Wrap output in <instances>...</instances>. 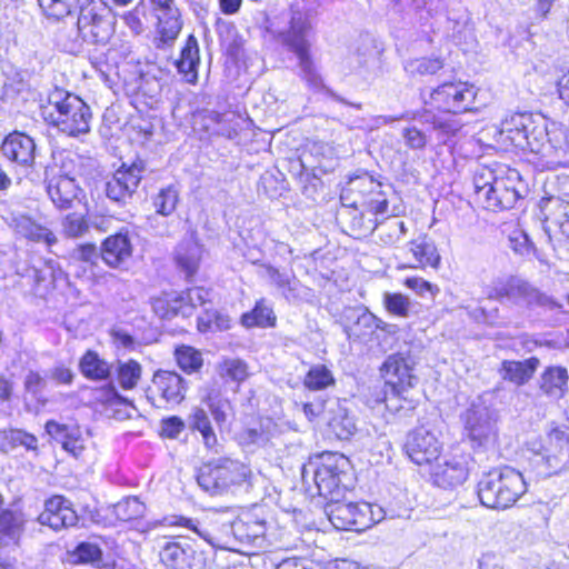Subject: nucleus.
Wrapping results in <instances>:
<instances>
[{"label":"nucleus","mask_w":569,"mask_h":569,"mask_svg":"<svg viewBox=\"0 0 569 569\" xmlns=\"http://www.w3.org/2000/svg\"><path fill=\"white\" fill-rule=\"evenodd\" d=\"M287 24L277 32V40L298 59L302 78L312 87L321 84L310 54L313 26L310 9L302 3H292L286 13Z\"/></svg>","instance_id":"obj_1"},{"label":"nucleus","mask_w":569,"mask_h":569,"mask_svg":"<svg viewBox=\"0 0 569 569\" xmlns=\"http://www.w3.org/2000/svg\"><path fill=\"white\" fill-rule=\"evenodd\" d=\"M527 491L521 472L512 467H502L485 473L478 482L480 502L492 509H507Z\"/></svg>","instance_id":"obj_2"},{"label":"nucleus","mask_w":569,"mask_h":569,"mask_svg":"<svg viewBox=\"0 0 569 569\" xmlns=\"http://www.w3.org/2000/svg\"><path fill=\"white\" fill-rule=\"evenodd\" d=\"M529 465L538 477H551L569 469V431L551 429L545 438L528 448Z\"/></svg>","instance_id":"obj_3"},{"label":"nucleus","mask_w":569,"mask_h":569,"mask_svg":"<svg viewBox=\"0 0 569 569\" xmlns=\"http://www.w3.org/2000/svg\"><path fill=\"white\" fill-rule=\"evenodd\" d=\"M48 119L61 132L77 137L89 132L90 107L78 96L56 88L48 97Z\"/></svg>","instance_id":"obj_4"},{"label":"nucleus","mask_w":569,"mask_h":569,"mask_svg":"<svg viewBox=\"0 0 569 569\" xmlns=\"http://www.w3.org/2000/svg\"><path fill=\"white\" fill-rule=\"evenodd\" d=\"M251 477V469L239 460L218 458L199 468L197 482L210 496H221L233 488L249 485Z\"/></svg>","instance_id":"obj_5"},{"label":"nucleus","mask_w":569,"mask_h":569,"mask_svg":"<svg viewBox=\"0 0 569 569\" xmlns=\"http://www.w3.org/2000/svg\"><path fill=\"white\" fill-rule=\"evenodd\" d=\"M413 120L417 123L401 130L405 146L413 151L423 150L433 139V134L439 142H445L448 137L453 136L460 129V123L455 118L437 116L426 109L416 113Z\"/></svg>","instance_id":"obj_6"},{"label":"nucleus","mask_w":569,"mask_h":569,"mask_svg":"<svg viewBox=\"0 0 569 569\" xmlns=\"http://www.w3.org/2000/svg\"><path fill=\"white\" fill-rule=\"evenodd\" d=\"M77 26L83 41L107 44L114 32V18L103 0H89L80 8Z\"/></svg>","instance_id":"obj_7"},{"label":"nucleus","mask_w":569,"mask_h":569,"mask_svg":"<svg viewBox=\"0 0 569 569\" xmlns=\"http://www.w3.org/2000/svg\"><path fill=\"white\" fill-rule=\"evenodd\" d=\"M465 432L473 447L485 450L493 448L498 440L497 417L482 402H472L462 413Z\"/></svg>","instance_id":"obj_8"},{"label":"nucleus","mask_w":569,"mask_h":569,"mask_svg":"<svg viewBox=\"0 0 569 569\" xmlns=\"http://www.w3.org/2000/svg\"><path fill=\"white\" fill-rule=\"evenodd\" d=\"M527 191L516 169L501 168L500 177L481 194L480 204L490 211L508 210L515 207Z\"/></svg>","instance_id":"obj_9"},{"label":"nucleus","mask_w":569,"mask_h":569,"mask_svg":"<svg viewBox=\"0 0 569 569\" xmlns=\"http://www.w3.org/2000/svg\"><path fill=\"white\" fill-rule=\"evenodd\" d=\"M349 465L348 458L343 455L328 453L322 457L321 463L313 475V480L320 496L329 501L342 497L348 488Z\"/></svg>","instance_id":"obj_10"},{"label":"nucleus","mask_w":569,"mask_h":569,"mask_svg":"<svg viewBox=\"0 0 569 569\" xmlns=\"http://www.w3.org/2000/svg\"><path fill=\"white\" fill-rule=\"evenodd\" d=\"M343 332L350 342L367 343L377 330L388 335L398 331L397 325L387 323L367 308H347L341 317Z\"/></svg>","instance_id":"obj_11"},{"label":"nucleus","mask_w":569,"mask_h":569,"mask_svg":"<svg viewBox=\"0 0 569 569\" xmlns=\"http://www.w3.org/2000/svg\"><path fill=\"white\" fill-rule=\"evenodd\" d=\"M476 90L472 84L463 81L445 82L433 89L429 96V102L435 108L443 111L441 116L450 117V113H460L471 110ZM451 118H453L451 116Z\"/></svg>","instance_id":"obj_12"},{"label":"nucleus","mask_w":569,"mask_h":569,"mask_svg":"<svg viewBox=\"0 0 569 569\" xmlns=\"http://www.w3.org/2000/svg\"><path fill=\"white\" fill-rule=\"evenodd\" d=\"M330 522L338 530L363 531L372 526L370 503L340 501L339 498L328 501L325 509Z\"/></svg>","instance_id":"obj_13"},{"label":"nucleus","mask_w":569,"mask_h":569,"mask_svg":"<svg viewBox=\"0 0 569 569\" xmlns=\"http://www.w3.org/2000/svg\"><path fill=\"white\" fill-rule=\"evenodd\" d=\"M512 122L515 123V130L511 128L505 129V131L513 133L510 139L517 146L528 147L531 152L541 154L548 167L550 157L556 156L555 151L559 147L550 144L546 127L535 126L531 121V117L528 114H519L517 118L512 119Z\"/></svg>","instance_id":"obj_14"},{"label":"nucleus","mask_w":569,"mask_h":569,"mask_svg":"<svg viewBox=\"0 0 569 569\" xmlns=\"http://www.w3.org/2000/svg\"><path fill=\"white\" fill-rule=\"evenodd\" d=\"M416 361L409 352H396L389 355L381 365L380 371L386 381V387L393 396L405 393L418 382L413 373Z\"/></svg>","instance_id":"obj_15"},{"label":"nucleus","mask_w":569,"mask_h":569,"mask_svg":"<svg viewBox=\"0 0 569 569\" xmlns=\"http://www.w3.org/2000/svg\"><path fill=\"white\" fill-rule=\"evenodd\" d=\"M219 523L224 538H233L241 545L263 547L267 521L254 511L242 512L234 520H221Z\"/></svg>","instance_id":"obj_16"},{"label":"nucleus","mask_w":569,"mask_h":569,"mask_svg":"<svg viewBox=\"0 0 569 569\" xmlns=\"http://www.w3.org/2000/svg\"><path fill=\"white\" fill-rule=\"evenodd\" d=\"M144 171L146 163L140 159L130 166L123 163L104 184L107 198L116 203L126 204L136 192Z\"/></svg>","instance_id":"obj_17"},{"label":"nucleus","mask_w":569,"mask_h":569,"mask_svg":"<svg viewBox=\"0 0 569 569\" xmlns=\"http://www.w3.org/2000/svg\"><path fill=\"white\" fill-rule=\"evenodd\" d=\"M187 382L174 371L158 370L152 378V385L147 397L154 407L179 405L186 398Z\"/></svg>","instance_id":"obj_18"},{"label":"nucleus","mask_w":569,"mask_h":569,"mask_svg":"<svg viewBox=\"0 0 569 569\" xmlns=\"http://www.w3.org/2000/svg\"><path fill=\"white\" fill-rule=\"evenodd\" d=\"M490 299L506 300L518 306L541 305L542 295L527 281L518 278L498 279L488 292Z\"/></svg>","instance_id":"obj_19"},{"label":"nucleus","mask_w":569,"mask_h":569,"mask_svg":"<svg viewBox=\"0 0 569 569\" xmlns=\"http://www.w3.org/2000/svg\"><path fill=\"white\" fill-rule=\"evenodd\" d=\"M405 448L416 465L432 466L441 457L442 443L433 432L419 427L408 435Z\"/></svg>","instance_id":"obj_20"},{"label":"nucleus","mask_w":569,"mask_h":569,"mask_svg":"<svg viewBox=\"0 0 569 569\" xmlns=\"http://www.w3.org/2000/svg\"><path fill=\"white\" fill-rule=\"evenodd\" d=\"M469 470L463 456L445 455L430 466V477L437 487L453 489L468 478Z\"/></svg>","instance_id":"obj_21"},{"label":"nucleus","mask_w":569,"mask_h":569,"mask_svg":"<svg viewBox=\"0 0 569 569\" xmlns=\"http://www.w3.org/2000/svg\"><path fill=\"white\" fill-rule=\"evenodd\" d=\"M6 223L13 232L26 240L44 243L48 248L57 243L54 233L43 223L22 212H10Z\"/></svg>","instance_id":"obj_22"},{"label":"nucleus","mask_w":569,"mask_h":569,"mask_svg":"<svg viewBox=\"0 0 569 569\" xmlns=\"http://www.w3.org/2000/svg\"><path fill=\"white\" fill-rule=\"evenodd\" d=\"M38 521L54 531L77 526L79 517L71 501L62 496H53L44 503V510L39 515Z\"/></svg>","instance_id":"obj_23"},{"label":"nucleus","mask_w":569,"mask_h":569,"mask_svg":"<svg viewBox=\"0 0 569 569\" xmlns=\"http://www.w3.org/2000/svg\"><path fill=\"white\" fill-rule=\"evenodd\" d=\"M1 153L9 161L23 168H30L36 159L34 140L20 131L9 133L0 147Z\"/></svg>","instance_id":"obj_24"},{"label":"nucleus","mask_w":569,"mask_h":569,"mask_svg":"<svg viewBox=\"0 0 569 569\" xmlns=\"http://www.w3.org/2000/svg\"><path fill=\"white\" fill-rule=\"evenodd\" d=\"M133 246L129 231L121 229L119 232L106 238L100 248L103 262L111 268H122L132 257Z\"/></svg>","instance_id":"obj_25"},{"label":"nucleus","mask_w":569,"mask_h":569,"mask_svg":"<svg viewBox=\"0 0 569 569\" xmlns=\"http://www.w3.org/2000/svg\"><path fill=\"white\" fill-rule=\"evenodd\" d=\"M377 188L378 180L368 172H360L348 179L341 190L340 200L346 207L359 209Z\"/></svg>","instance_id":"obj_26"},{"label":"nucleus","mask_w":569,"mask_h":569,"mask_svg":"<svg viewBox=\"0 0 569 569\" xmlns=\"http://www.w3.org/2000/svg\"><path fill=\"white\" fill-rule=\"evenodd\" d=\"M46 431L56 442L61 445L63 450L76 458L84 450V438L80 427L76 423L66 425L49 420L46 423Z\"/></svg>","instance_id":"obj_27"},{"label":"nucleus","mask_w":569,"mask_h":569,"mask_svg":"<svg viewBox=\"0 0 569 569\" xmlns=\"http://www.w3.org/2000/svg\"><path fill=\"white\" fill-rule=\"evenodd\" d=\"M80 188L74 178L68 174H54L47 180V192L56 208L71 209L78 199Z\"/></svg>","instance_id":"obj_28"},{"label":"nucleus","mask_w":569,"mask_h":569,"mask_svg":"<svg viewBox=\"0 0 569 569\" xmlns=\"http://www.w3.org/2000/svg\"><path fill=\"white\" fill-rule=\"evenodd\" d=\"M270 283L277 288L289 302L302 299L306 288L301 284L293 271L280 270L271 264L264 267Z\"/></svg>","instance_id":"obj_29"},{"label":"nucleus","mask_w":569,"mask_h":569,"mask_svg":"<svg viewBox=\"0 0 569 569\" xmlns=\"http://www.w3.org/2000/svg\"><path fill=\"white\" fill-rule=\"evenodd\" d=\"M196 551L191 545L181 541L166 542L159 552L166 569H191Z\"/></svg>","instance_id":"obj_30"},{"label":"nucleus","mask_w":569,"mask_h":569,"mask_svg":"<svg viewBox=\"0 0 569 569\" xmlns=\"http://www.w3.org/2000/svg\"><path fill=\"white\" fill-rule=\"evenodd\" d=\"M331 431L337 438L348 439L356 431V423L348 410L338 402H332L329 408L322 412Z\"/></svg>","instance_id":"obj_31"},{"label":"nucleus","mask_w":569,"mask_h":569,"mask_svg":"<svg viewBox=\"0 0 569 569\" xmlns=\"http://www.w3.org/2000/svg\"><path fill=\"white\" fill-rule=\"evenodd\" d=\"M182 298L183 295L176 292L153 298L151 301L152 310L162 319H170L176 316L190 317V306L184 305Z\"/></svg>","instance_id":"obj_32"},{"label":"nucleus","mask_w":569,"mask_h":569,"mask_svg":"<svg viewBox=\"0 0 569 569\" xmlns=\"http://www.w3.org/2000/svg\"><path fill=\"white\" fill-rule=\"evenodd\" d=\"M409 249L413 254L417 267H431L433 269L439 267L440 254L435 242L427 234H421L411 240Z\"/></svg>","instance_id":"obj_33"},{"label":"nucleus","mask_w":569,"mask_h":569,"mask_svg":"<svg viewBox=\"0 0 569 569\" xmlns=\"http://www.w3.org/2000/svg\"><path fill=\"white\" fill-rule=\"evenodd\" d=\"M201 252L200 244L192 239H186L177 247L176 262L187 277H191L197 272Z\"/></svg>","instance_id":"obj_34"},{"label":"nucleus","mask_w":569,"mask_h":569,"mask_svg":"<svg viewBox=\"0 0 569 569\" xmlns=\"http://www.w3.org/2000/svg\"><path fill=\"white\" fill-rule=\"evenodd\" d=\"M276 323L273 308L264 298L258 300L252 310L241 316V325L246 328H273Z\"/></svg>","instance_id":"obj_35"},{"label":"nucleus","mask_w":569,"mask_h":569,"mask_svg":"<svg viewBox=\"0 0 569 569\" xmlns=\"http://www.w3.org/2000/svg\"><path fill=\"white\" fill-rule=\"evenodd\" d=\"M568 379L566 368L560 366L548 367L541 376L540 389L547 396L559 399L566 392Z\"/></svg>","instance_id":"obj_36"},{"label":"nucleus","mask_w":569,"mask_h":569,"mask_svg":"<svg viewBox=\"0 0 569 569\" xmlns=\"http://www.w3.org/2000/svg\"><path fill=\"white\" fill-rule=\"evenodd\" d=\"M538 365L539 360L536 357H531L525 361L505 360L501 368L502 378L521 386L530 380Z\"/></svg>","instance_id":"obj_37"},{"label":"nucleus","mask_w":569,"mask_h":569,"mask_svg":"<svg viewBox=\"0 0 569 569\" xmlns=\"http://www.w3.org/2000/svg\"><path fill=\"white\" fill-rule=\"evenodd\" d=\"M23 515L10 509L0 513V542L2 545L18 543L23 531Z\"/></svg>","instance_id":"obj_38"},{"label":"nucleus","mask_w":569,"mask_h":569,"mask_svg":"<svg viewBox=\"0 0 569 569\" xmlns=\"http://www.w3.org/2000/svg\"><path fill=\"white\" fill-rule=\"evenodd\" d=\"M157 31L162 46H172L182 29L181 13L179 9L170 12L158 13Z\"/></svg>","instance_id":"obj_39"},{"label":"nucleus","mask_w":569,"mask_h":569,"mask_svg":"<svg viewBox=\"0 0 569 569\" xmlns=\"http://www.w3.org/2000/svg\"><path fill=\"white\" fill-rule=\"evenodd\" d=\"M80 372L90 380H106L111 367L96 351L88 350L79 361Z\"/></svg>","instance_id":"obj_40"},{"label":"nucleus","mask_w":569,"mask_h":569,"mask_svg":"<svg viewBox=\"0 0 569 569\" xmlns=\"http://www.w3.org/2000/svg\"><path fill=\"white\" fill-rule=\"evenodd\" d=\"M218 372L223 380L237 383L234 391L249 377L247 363L238 358H228L221 361L218 366Z\"/></svg>","instance_id":"obj_41"},{"label":"nucleus","mask_w":569,"mask_h":569,"mask_svg":"<svg viewBox=\"0 0 569 569\" xmlns=\"http://www.w3.org/2000/svg\"><path fill=\"white\" fill-rule=\"evenodd\" d=\"M190 428L198 430L201 436L204 446L208 449H213L217 445V436L213 432L211 422L207 412L201 408H194L190 415Z\"/></svg>","instance_id":"obj_42"},{"label":"nucleus","mask_w":569,"mask_h":569,"mask_svg":"<svg viewBox=\"0 0 569 569\" xmlns=\"http://www.w3.org/2000/svg\"><path fill=\"white\" fill-rule=\"evenodd\" d=\"M113 512L117 519L130 521L143 517L146 506L138 497H127L113 506Z\"/></svg>","instance_id":"obj_43"},{"label":"nucleus","mask_w":569,"mask_h":569,"mask_svg":"<svg viewBox=\"0 0 569 569\" xmlns=\"http://www.w3.org/2000/svg\"><path fill=\"white\" fill-rule=\"evenodd\" d=\"M142 373L140 363L136 360L119 361L117 366V379L121 388L133 389Z\"/></svg>","instance_id":"obj_44"},{"label":"nucleus","mask_w":569,"mask_h":569,"mask_svg":"<svg viewBox=\"0 0 569 569\" xmlns=\"http://www.w3.org/2000/svg\"><path fill=\"white\" fill-rule=\"evenodd\" d=\"M174 356L179 368L186 373L197 372L203 365L201 353L190 346L178 347Z\"/></svg>","instance_id":"obj_45"},{"label":"nucleus","mask_w":569,"mask_h":569,"mask_svg":"<svg viewBox=\"0 0 569 569\" xmlns=\"http://www.w3.org/2000/svg\"><path fill=\"white\" fill-rule=\"evenodd\" d=\"M303 385L309 390H322L335 385V378L325 365H316L307 372Z\"/></svg>","instance_id":"obj_46"},{"label":"nucleus","mask_w":569,"mask_h":569,"mask_svg":"<svg viewBox=\"0 0 569 569\" xmlns=\"http://www.w3.org/2000/svg\"><path fill=\"white\" fill-rule=\"evenodd\" d=\"M179 202V190L174 186L160 189L153 198L156 212L168 217L174 212Z\"/></svg>","instance_id":"obj_47"},{"label":"nucleus","mask_w":569,"mask_h":569,"mask_svg":"<svg viewBox=\"0 0 569 569\" xmlns=\"http://www.w3.org/2000/svg\"><path fill=\"white\" fill-rule=\"evenodd\" d=\"M502 167H497L496 169L481 166L478 167L475 170L473 173V188H475V196L476 201L480 203L481 201V194L487 190V188H490V186H493V183L497 181V179L500 177Z\"/></svg>","instance_id":"obj_48"},{"label":"nucleus","mask_w":569,"mask_h":569,"mask_svg":"<svg viewBox=\"0 0 569 569\" xmlns=\"http://www.w3.org/2000/svg\"><path fill=\"white\" fill-rule=\"evenodd\" d=\"M204 401L209 407L214 420L218 423L224 422L227 419V411L231 409V403L226 397L221 395L220 390L211 388L208 391Z\"/></svg>","instance_id":"obj_49"},{"label":"nucleus","mask_w":569,"mask_h":569,"mask_svg":"<svg viewBox=\"0 0 569 569\" xmlns=\"http://www.w3.org/2000/svg\"><path fill=\"white\" fill-rule=\"evenodd\" d=\"M73 557L80 563H90L97 568L104 567L102 563V550L96 543L80 542L73 551Z\"/></svg>","instance_id":"obj_50"},{"label":"nucleus","mask_w":569,"mask_h":569,"mask_svg":"<svg viewBox=\"0 0 569 569\" xmlns=\"http://www.w3.org/2000/svg\"><path fill=\"white\" fill-rule=\"evenodd\" d=\"M388 193L383 189V186L378 181V188L375 189V193H371L361 204L360 208L367 209L373 214H383L388 211Z\"/></svg>","instance_id":"obj_51"},{"label":"nucleus","mask_w":569,"mask_h":569,"mask_svg":"<svg viewBox=\"0 0 569 569\" xmlns=\"http://www.w3.org/2000/svg\"><path fill=\"white\" fill-rule=\"evenodd\" d=\"M383 305L390 313L406 318L409 315L411 303L409 298L401 293L386 292L383 296Z\"/></svg>","instance_id":"obj_52"},{"label":"nucleus","mask_w":569,"mask_h":569,"mask_svg":"<svg viewBox=\"0 0 569 569\" xmlns=\"http://www.w3.org/2000/svg\"><path fill=\"white\" fill-rule=\"evenodd\" d=\"M162 525L164 526H180L188 528L196 532L199 537H201L203 540L208 541L210 545H214L213 538L210 536V533L207 530H202L198 526V521L191 518H187L183 516H168L164 517L162 520Z\"/></svg>","instance_id":"obj_53"},{"label":"nucleus","mask_w":569,"mask_h":569,"mask_svg":"<svg viewBox=\"0 0 569 569\" xmlns=\"http://www.w3.org/2000/svg\"><path fill=\"white\" fill-rule=\"evenodd\" d=\"M6 440L10 446V449H14L17 447H23L27 450L37 451L38 449V439L32 433L26 432L21 429H13L8 432L6 436Z\"/></svg>","instance_id":"obj_54"},{"label":"nucleus","mask_w":569,"mask_h":569,"mask_svg":"<svg viewBox=\"0 0 569 569\" xmlns=\"http://www.w3.org/2000/svg\"><path fill=\"white\" fill-rule=\"evenodd\" d=\"M38 2L44 14L56 20H60L72 12L70 0H38Z\"/></svg>","instance_id":"obj_55"},{"label":"nucleus","mask_w":569,"mask_h":569,"mask_svg":"<svg viewBox=\"0 0 569 569\" xmlns=\"http://www.w3.org/2000/svg\"><path fill=\"white\" fill-rule=\"evenodd\" d=\"M442 67L443 62L439 58H421L408 62L406 68L411 73L425 76L435 74L442 69Z\"/></svg>","instance_id":"obj_56"},{"label":"nucleus","mask_w":569,"mask_h":569,"mask_svg":"<svg viewBox=\"0 0 569 569\" xmlns=\"http://www.w3.org/2000/svg\"><path fill=\"white\" fill-rule=\"evenodd\" d=\"M63 233L69 238L82 237L89 229L83 216L71 213L66 216L62 222Z\"/></svg>","instance_id":"obj_57"},{"label":"nucleus","mask_w":569,"mask_h":569,"mask_svg":"<svg viewBox=\"0 0 569 569\" xmlns=\"http://www.w3.org/2000/svg\"><path fill=\"white\" fill-rule=\"evenodd\" d=\"M372 398L376 403H386V408L390 411H398L400 406L398 405L399 400H407L406 396H393L389 388L386 387V382L373 389Z\"/></svg>","instance_id":"obj_58"},{"label":"nucleus","mask_w":569,"mask_h":569,"mask_svg":"<svg viewBox=\"0 0 569 569\" xmlns=\"http://www.w3.org/2000/svg\"><path fill=\"white\" fill-rule=\"evenodd\" d=\"M182 301L184 305L190 306V316L196 307L204 305L209 300V291L202 287L190 288L184 292Z\"/></svg>","instance_id":"obj_59"},{"label":"nucleus","mask_w":569,"mask_h":569,"mask_svg":"<svg viewBox=\"0 0 569 569\" xmlns=\"http://www.w3.org/2000/svg\"><path fill=\"white\" fill-rule=\"evenodd\" d=\"M555 152L556 156L550 157V160L548 161V168H569V134L566 137L565 146H560Z\"/></svg>","instance_id":"obj_60"},{"label":"nucleus","mask_w":569,"mask_h":569,"mask_svg":"<svg viewBox=\"0 0 569 569\" xmlns=\"http://www.w3.org/2000/svg\"><path fill=\"white\" fill-rule=\"evenodd\" d=\"M277 569H319V566L308 558L291 557L280 561Z\"/></svg>","instance_id":"obj_61"},{"label":"nucleus","mask_w":569,"mask_h":569,"mask_svg":"<svg viewBox=\"0 0 569 569\" xmlns=\"http://www.w3.org/2000/svg\"><path fill=\"white\" fill-rule=\"evenodd\" d=\"M184 428V422L179 417H170L162 420L161 435L163 437L174 439Z\"/></svg>","instance_id":"obj_62"},{"label":"nucleus","mask_w":569,"mask_h":569,"mask_svg":"<svg viewBox=\"0 0 569 569\" xmlns=\"http://www.w3.org/2000/svg\"><path fill=\"white\" fill-rule=\"evenodd\" d=\"M181 61H191L199 63V46L198 40L193 34H190L184 43V47L181 50L180 58Z\"/></svg>","instance_id":"obj_63"},{"label":"nucleus","mask_w":569,"mask_h":569,"mask_svg":"<svg viewBox=\"0 0 569 569\" xmlns=\"http://www.w3.org/2000/svg\"><path fill=\"white\" fill-rule=\"evenodd\" d=\"M406 286L421 296L428 292L430 293L431 297H435L439 291V289L436 286L423 280L422 278H407Z\"/></svg>","instance_id":"obj_64"}]
</instances>
